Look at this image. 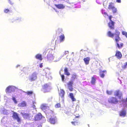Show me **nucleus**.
<instances>
[{
	"label": "nucleus",
	"instance_id": "obj_30",
	"mask_svg": "<svg viewBox=\"0 0 127 127\" xmlns=\"http://www.w3.org/2000/svg\"><path fill=\"white\" fill-rule=\"evenodd\" d=\"M60 41L61 42L63 41L64 40V36L63 34H62L60 36Z\"/></svg>",
	"mask_w": 127,
	"mask_h": 127
},
{
	"label": "nucleus",
	"instance_id": "obj_36",
	"mask_svg": "<svg viewBox=\"0 0 127 127\" xmlns=\"http://www.w3.org/2000/svg\"><path fill=\"white\" fill-rule=\"evenodd\" d=\"M24 92L25 93H27V95H30L33 93V92L32 91H28L27 92Z\"/></svg>",
	"mask_w": 127,
	"mask_h": 127
},
{
	"label": "nucleus",
	"instance_id": "obj_50",
	"mask_svg": "<svg viewBox=\"0 0 127 127\" xmlns=\"http://www.w3.org/2000/svg\"><path fill=\"white\" fill-rule=\"evenodd\" d=\"M112 17L111 16H109V19L110 21V22H111V21H112L111 20Z\"/></svg>",
	"mask_w": 127,
	"mask_h": 127
},
{
	"label": "nucleus",
	"instance_id": "obj_2",
	"mask_svg": "<svg viewBox=\"0 0 127 127\" xmlns=\"http://www.w3.org/2000/svg\"><path fill=\"white\" fill-rule=\"evenodd\" d=\"M17 89V88L15 86H9L7 87L5 90L6 93H11L13 92Z\"/></svg>",
	"mask_w": 127,
	"mask_h": 127
},
{
	"label": "nucleus",
	"instance_id": "obj_62",
	"mask_svg": "<svg viewBox=\"0 0 127 127\" xmlns=\"http://www.w3.org/2000/svg\"><path fill=\"white\" fill-rule=\"evenodd\" d=\"M126 101L127 102V98H126Z\"/></svg>",
	"mask_w": 127,
	"mask_h": 127
},
{
	"label": "nucleus",
	"instance_id": "obj_54",
	"mask_svg": "<svg viewBox=\"0 0 127 127\" xmlns=\"http://www.w3.org/2000/svg\"><path fill=\"white\" fill-rule=\"evenodd\" d=\"M116 1L118 3H120L121 2V0H116Z\"/></svg>",
	"mask_w": 127,
	"mask_h": 127
},
{
	"label": "nucleus",
	"instance_id": "obj_3",
	"mask_svg": "<svg viewBox=\"0 0 127 127\" xmlns=\"http://www.w3.org/2000/svg\"><path fill=\"white\" fill-rule=\"evenodd\" d=\"M54 54H52L51 53L49 52L47 55V59L48 61L50 63L54 62Z\"/></svg>",
	"mask_w": 127,
	"mask_h": 127
},
{
	"label": "nucleus",
	"instance_id": "obj_51",
	"mask_svg": "<svg viewBox=\"0 0 127 127\" xmlns=\"http://www.w3.org/2000/svg\"><path fill=\"white\" fill-rule=\"evenodd\" d=\"M68 51H65L64 54L66 55V54H68Z\"/></svg>",
	"mask_w": 127,
	"mask_h": 127
},
{
	"label": "nucleus",
	"instance_id": "obj_1",
	"mask_svg": "<svg viewBox=\"0 0 127 127\" xmlns=\"http://www.w3.org/2000/svg\"><path fill=\"white\" fill-rule=\"evenodd\" d=\"M42 91L44 93L49 92L51 89L50 85L46 84L43 86Z\"/></svg>",
	"mask_w": 127,
	"mask_h": 127
},
{
	"label": "nucleus",
	"instance_id": "obj_35",
	"mask_svg": "<svg viewBox=\"0 0 127 127\" xmlns=\"http://www.w3.org/2000/svg\"><path fill=\"white\" fill-rule=\"evenodd\" d=\"M100 73V77L101 78H103L104 76L105 75L104 73H103L101 71V70H100L99 72Z\"/></svg>",
	"mask_w": 127,
	"mask_h": 127
},
{
	"label": "nucleus",
	"instance_id": "obj_28",
	"mask_svg": "<svg viewBox=\"0 0 127 127\" xmlns=\"http://www.w3.org/2000/svg\"><path fill=\"white\" fill-rule=\"evenodd\" d=\"M76 78V75L75 74H74L72 75L71 81L74 82V80Z\"/></svg>",
	"mask_w": 127,
	"mask_h": 127
},
{
	"label": "nucleus",
	"instance_id": "obj_45",
	"mask_svg": "<svg viewBox=\"0 0 127 127\" xmlns=\"http://www.w3.org/2000/svg\"><path fill=\"white\" fill-rule=\"evenodd\" d=\"M61 106V105L60 103H58L56 104L55 106V107L56 108H59Z\"/></svg>",
	"mask_w": 127,
	"mask_h": 127
},
{
	"label": "nucleus",
	"instance_id": "obj_46",
	"mask_svg": "<svg viewBox=\"0 0 127 127\" xmlns=\"http://www.w3.org/2000/svg\"><path fill=\"white\" fill-rule=\"evenodd\" d=\"M112 92L111 91H109L108 90L106 91V93L108 95H110L112 93Z\"/></svg>",
	"mask_w": 127,
	"mask_h": 127
},
{
	"label": "nucleus",
	"instance_id": "obj_7",
	"mask_svg": "<svg viewBox=\"0 0 127 127\" xmlns=\"http://www.w3.org/2000/svg\"><path fill=\"white\" fill-rule=\"evenodd\" d=\"M108 102L110 103H116L118 102V101L117 99L115 97H110L108 100Z\"/></svg>",
	"mask_w": 127,
	"mask_h": 127
},
{
	"label": "nucleus",
	"instance_id": "obj_37",
	"mask_svg": "<svg viewBox=\"0 0 127 127\" xmlns=\"http://www.w3.org/2000/svg\"><path fill=\"white\" fill-rule=\"evenodd\" d=\"M122 34L125 35L126 37L127 38V32L124 31H123L122 32Z\"/></svg>",
	"mask_w": 127,
	"mask_h": 127
},
{
	"label": "nucleus",
	"instance_id": "obj_56",
	"mask_svg": "<svg viewBox=\"0 0 127 127\" xmlns=\"http://www.w3.org/2000/svg\"><path fill=\"white\" fill-rule=\"evenodd\" d=\"M20 66V65L18 64L16 66V68H17L18 67Z\"/></svg>",
	"mask_w": 127,
	"mask_h": 127
},
{
	"label": "nucleus",
	"instance_id": "obj_44",
	"mask_svg": "<svg viewBox=\"0 0 127 127\" xmlns=\"http://www.w3.org/2000/svg\"><path fill=\"white\" fill-rule=\"evenodd\" d=\"M114 7L110 3L109 5L108 8L109 9H112Z\"/></svg>",
	"mask_w": 127,
	"mask_h": 127
},
{
	"label": "nucleus",
	"instance_id": "obj_34",
	"mask_svg": "<svg viewBox=\"0 0 127 127\" xmlns=\"http://www.w3.org/2000/svg\"><path fill=\"white\" fill-rule=\"evenodd\" d=\"M127 62H126L124 64H122V68L124 69H125L127 67Z\"/></svg>",
	"mask_w": 127,
	"mask_h": 127
},
{
	"label": "nucleus",
	"instance_id": "obj_8",
	"mask_svg": "<svg viewBox=\"0 0 127 127\" xmlns=\"http://www.w3.org/2000/svg\"><path fill=\"white\" fill-rule=\"evenodd\" d=\"M56 118L55 116H53L48 120V121L51 124H54L56 121Z\"/></svg>",
	"mask_w": 127,
	"mask_h": 127
},
{
	"label": "nucleus",
	"instance_id": "obj_20",
	"mask_svg": "<svg viewBox=\"0 0 127 127\" xmlns=\"http://www.w3.org/2000/svg\"><path fill=\"white\" fill-rule=\"evenodd\" d=\"M35 58L36 59H38L40 60H42V55L40 54H37L35 56Z\"/></svg>",
	"mask_w": 127,
	"mask_h": 127
},
{
	"label": "nucleus",
	"instance_id": "obj_33",
	"mask_svg": "<svg viewBox=\"0 0 127 127\" xmlns=\"http://www.w3.org/2000/svg\"><path fill=\"white\" fill-rule=\"evenodd\" d=\"M95 79L94 77H92V80H91V83L93 85L95 84Z\"/></svg>",
	"mask_w": 127,
	"mask_h": 127
},
{
	"label": "nucleus",
	"instance_id": "obj_39",
	"mask_svg": "<svg viewBox=\"0 0 127 127\" xmlns=\"http://www.w3.org/2000/svg\"><path fill=\"white\" fill-rule=\"evenodd\" d=\"M120 93L119 91H117L115 92L114 95H115L117 96L119 95Z\"/></svg>",
	"mask_w": 127,
	"mask_h": 127
},
{
	"label": "nucleus",
	"instance_id": "obj_41",
	"mask_svg": "<svg viewBox=\"0 0 127 127\" xmlns=\"http://www.w3.org/2000/svg\"><path fill=\"white\" fill-rule=\"evenodd\" d=\"M112 9V10L113 12V13H116L117 11V9L114 7Z\"/></svg>",
	"mask_w": 127,
	"mask_h": 127
},
{
	"label": "nucleus",
	"instance_id": "obj_15",
	"mask_svg": "<svg viewBox=\"0 0 127 127\" xmlns=\"http://www.w3.org/2000/svg\"><path fill=\"white\" fill-rule=\"evenodd\" d=\"M115 42L116 43V46L119 49L123 47V43H120V45L119 43V41Z\"/></svg>",
	"mask_w": 127,
	"mask_h": 127
},
{
	"label": "nucleus",
	"instance_id": "obj_10",
	"mask_svg": "<svg viewBox=\"0 0 127 127\" xmlns=\"http://www.w3.org/2000/svg\"><path fill=\"white\" fill-rule=\"evenodd\" d=\"M127 112L125 110H123L121 111L119 113V116L120 117H124L126 116Z\"/></svg>",
	"mask_w": 127,
	"mask_h": 127
},
{
	"label": "nucleus",
	"instance_id": "obj_22",
	"mask_svg": "<svg viewBox=\"0 0 127 127\" xmlns=\"http://www.w3.org/2000/svg\"><path fill=\"white\" fill-rule=\"evenodd\" d=\"M26 102L24 101H23L21 103H20L18 104V106H19L24 107L26 106Z\"/></svg>",
	"mask_w": 127,
	"mask_h": 127
},
{
	"label": "nucleus",
	"instance_id": "obj_29",
	"mask_svg": "<svg viewBox=\"0 0 127 127\" xmlns=\"http://www.w3.org/2000/svg\"><path fill=\"white\" fill-rule=\"evenodd\" d=\"M64 93V92L63 90H61L60 93H59L60 96L62 97H63Z\"/></svg>",
	"mask_w": 127,
	"mask_h": 127
},
{
	"label": "nucleus",
	"instance_id": "obj_26",
	"mask_svg": "<svg viewBox=\"0 0 127 127\" xmlns=\"http://www.w3.org/2000/svg\"><path fill=\"white\" fill-rule=\"evenodd\" d=\"M23 19H22L21 18L18 17V18H17L16 19H14L13 20V21H12V22H13L14 21H17V22L18 21V22H19L21 21H23Z\"/></svg>",
	"mask_w": 127,
	"mask_h": 127
},
{
	"label": "nucleus",
	"instance_id": "obj_13",
	"mask_svg": "<svg viewBox=\"0 0 127 127\" xmlns=\"http://www.w3.org/2000/svg\"><path fill=\"white\" fill-rule=\"evenodd\" d=\"M115 56L117 58L119 59L122 58V55L121 53L119 51H117L116 52Z\"/></svg>",
	"mask_w": 127,
	"mask_h": 127
},
{
	"label": "nucleus",
	"instance_id": "obj_61",
	"mask_svg": "<svg viewBox=\"0 0 127 127\" xmlns=\"http://www.w3.org/2000/svg\"><path fill=\"white\" fill-rule=\"evenodd\" d=\"M59 30H60V31H62V30L61 29H59Z\"/></svg>",
	"mask_w": 127,
	"mask_h": 127
},
{
	"label": "nucleus",
	"instance_id": "obj_58",
	"mask_svg": "<svg viewBox=\"0 0 127 127\" xmlns=\"http://www.w3.org/2000/svg\"><path fill=\"white\" fill-rule=\"evenodd\" d=\"M79 117V116H77L76 117V118H78V117Z\"/></svg>",
	"mask_w": 127,
	"mask_h": 127
},
{
	"label": "nucleus",
	"instance_id": "obj_27",
	"mask_svg": "<svg viewBox=\"0 0 127 127\" xmlns=\"http://www.w3.org/2000/svg\"><path fill=\"white\" fill-rule=\"evenodd\" d=\"M121 101L122 102L124 106L125 107H127V102L126 101V100L122 98L121 100Z\"/></svg>",
	"mask_w": 127,
	"mask_h": 127
},
{
	"label": "nucleus",
	"instance_id": "obj_59",
	"mask_svg": "<svg viewBox=\"0 0 127 127\" xmlns=\"http://www.w3.org/2000/svg\"><path fill=\"white\" fill-rule=\"evenodd\" d=\"M108 60H109V62H110V58H109V59H108Z\"/></svg>",
	"mask_w": 127,
	"mask_h": 127
},
{
	"label": "nucleus",
	"instance_id": "obj_11",
	"mask_svg": "<svg viewBox=\"0 0 127 127\" xmlns=\"http://www.w3.org/2000/svg\"><path fill=\"white\" fill-rule=\"evenodd\" d=\"M73 82L71 81L67 84L68 89L70 91H72L73 89L72 88Z\"/></svg>",
	"mask_w": 127,
	"mask_h": 127
},
{
	"label": "nucleus",
	"instance_id": "obj_18",
	"mask_svg": "<svg viewBox=\"0 0 127 127\" xmlns=\"http://www.w3.org/2000/svg\"><path fill=\"white\" fill-rule=\"evenodd\" d=\"M84 60L86 64H89V61L90 60V58L89 57L84 58Z\"/></svg>",
	"mask_w": 127,
	"mask_h": 127
},
{
	"label": "nucleus",
	"instance_id": "obj_53",
	"mask_svg": "<svg viewBox=\"0 0 127 127\" xmlns=\"http://www.w3.org/2000/svg\"><path fill=\"white\" fill-rule=\"evenodd\" d=\"M101 71L102 72V73H106V70H104L103 71Z\"/></svg>",
	"mask_w": 127,
	"mask_h": 127
},
{
	"label": "nucleus",
	"instance_id": "obj_38",
	"mask_svg": "<svg viewBox=\"0 0 127 127\" xmlns=\"http://www.w3.org/2000/svg\"><path fill=\"white\" fill-rule=\"evenodd\" d=\"M12 100L14 102V103L15 104H16L17 103V101L16 100V98L15 97H12Z\"/></svg>",
	"mask_w": 127,
	"mask_h": 127
},
{
	"label": "nucleus",
	"instance_id": "obj_48",
	"mask_svg": "<svg viewBox=\"0 0 127 127\" xmlns=\"http://www.w3.org/2000/svg\"><path fill=\"white\" fill-rule=\"evenodd\" d=\"M61 77L63 81L64 79V75H61Z\"/></svg>",
	"mask_w": 127,
	"mask_h": 127
},
{
	"label": "nucleus",
	"instance_id": "obj_4",
	"mask_svg": "<svg viewBox=\"0 0 127 127\" xmlns=\"http://www.w3.org/2000/svg\"><path fill=\"white\" fill-rule=\"evenodd\" d=\"M38 74L35 72L30 75L29 77V79L31 81H34L37 79V75Z\"/></svg>",
	"mask_w": 127,
	"mask_h": 127
},
{
	"label": "nucleus",
	"instance_id": "obj_5",
	"mask_svg": "<svg viewBox=\"0 0 127 127\" xmlns=\"http://www.w3.org/2000/svg\"><path fill=\"white\" fill-rule=\"evenodd\" d=\"M114 34V36H115L114 39L115 41H119L121 40V38L119 36V35L120 34V32L118 30H116Z\"/></svg>",
	"mask_w": 127,
	"mask_h": 127
},
{
	"label": "nucleus",
	"instance_id": "obj_32",
	"mask_svg": "<svg viewBox=\"0 0 127 127\" xmlns=\"http://www.w3.org/2000/svg\"><path fill=\"white\" fill-rule=\"evenodd\" d=\"M64 71L65 74L67 75V76H69L70 75V73L68 71L67 68H65L64 70Z\"/></svg>",
	"mask_w": 127,
	"mask_h": 127
},
{
	"label": "nucleus",
	"instance_id": "obj_16",
	"mask_svg": "<svg viewBox=\"0 0 127 127\" xmlns=\"http://www.w3.org/2000/svg\"><path fill=\"white\" fill-rule=\"evenodd\" d=\"M61 58L59 57L58 56L56 55H54V62H57L59 61L61 59Z\"/></svg>",
	"mask_w": 127,
	"mask_h": 127
},
{
	"label": "nucleus",
	"instance_id": "obj_19",
	"mask_svg": "<svg viewBox=\"0 0 127 127\" xmlns=\"http://www.w3.org/2000/svg\"><path fill=\"white\" fill-rule=\"evenodd\" d=\"M1 121L3 125L7 123V118L6 117H3Z\"/></svg>",
	"mask_w": 127,
	"mask_h": 127
},
{
	"label": "nucleus",
	"instance_id": "obj_17",
	"mask_svg": "<svg viewBox=\"0 0 127 127\" xmlns=\"http://www.w3.org/2000/svg\"><path fill=\"white\" fill-rule=\"evenodd\" d=\"M55 5L56 7L59 9H63L65 7L62 4H55Z\"/></svg>",
	"mask_w": 127,
	"mask_h": 127
},
{
	"label": "nucleus",
	"instance_id": "obj_9",
	"mask_svg": "<svg viewBox=\"0 0 127 127\" xmlns=\"http://www.w3.org/2000/svg\"><path fill=\"white\" fill-rule=\"evenodd\" d=\"M13 118L17 120L18 122H19L20 121V119L19 118L18 114L15 112H14L12 116Z\"/></svg>",
	"mask_w": 127,
	"mask_h": 127
},
{
	"label": "nucleus",
	"instance_id": "obj_64",
	"mask_svg": "<svg viewBox=\"0 0 127 127\" xmlns=\"http://www.w3.org/2000/svg\"><path fill=\"white\" fill-rule=\"evenodd\" d=\"M88 125L89 126V127H89V125Z\"/></svg>",
	"mask_w": 127,
	"mask_h": 127
},
{
	"label": "nucleus",
	"instance_id": "obj_55",
	"mask_svg": "<svg viewBox=\"0 0 127 127\" xmlns=\"http://www.w3.org/2000/svg\"><path fill=\"white\" fill-rule=\"evenodd\" d=\"M39 66L40 67H41V68L43 66L42 64H40Z\"/></svg>",
	"mask_w": 127,
	"mask_h": 127
},
{
	"label": "nucleus",
	"instance_id": "obj_42",
	"mask_svg": "<svg viewBox=\"0 0 127 127\" xmlns=\"http://www.w3.org/2000/svg\"><path fill=\"white\" fill-rule=\"evenodd\" d=\"M102 12L104 16L105 17L106 16H108L107 13L106 12L103 11L102 10Z\"/></svg>",
	"mask_w": 127,
	"mask_h": 127
},
{
	"label": "nucleus",
	"instance_id": "obj_23",
	"mask_svg": "<svg viewBox=\"0 0 127 127\" xmlns=\"http://www.w3.org/2000/svg\"><path fill=\"white\" fill-rule=\"evenodd\" d=\"M47 108L46 105L45 104H43L41 105L40 107L41 109L44 112L45 111L46 109Z\"/></svg>",
	"mask_w": 127,
	"mask_h": 127
},
{
	"label": "nucleus",
	"instance_id": "obj_49",
	"mask_svg": "<svg viewBox=\"0 0 127 127\" xmlns=\"http://www.w3.org/2000/svg\"><path fill=\"white\" fill-rule=\"evenodd\" d=\"M9 11V10L8 9H6L4 10L5 12L7 13Z\"/></svg>",
	"mask_w": 127,
	"mask_h": 127
},
{
	"label": "nucleus",
	"instance_id": "obj_40",
	"mask_svg": "<svg viewBox=\"0 0 127 127\" xmlns=\"http://www.w3.org/2000/svg\"><path fill=\"white\" fill-rule=\"evenodd\" d=\"M32 107L33 108L35 109V104H36V102L33 101H32Z\"/></svg>",
	"mask_w": 127,
	"mask_h": 127
},
{
	"label": "nucleus",
	"instance_id": "obj_43",
	"mask_svg": "<svg viewBox=\"0 0 127 127\" xmlns=\"http://www.w3.org/2000/svg\"><path fill=\"white\" fill-rule=\"evenodd\" d=\"M71 123L72 125H73L75 126L78 125V123L77 122H76L75 121L74 122H71Z\"/></svg>",
	"mask_w": 127,
	"mask_h": 127
},
{
	"label": "nucleus",
	"instance_id": "obj_31",
	"mask_svg": "<svg viewBox=\"0 0 127 127\" xmlns=\"http://www.w3.org/2000/svg\"><path fill=\"white\" fill-rule=\"evenodd\" d=\"M49 71V69L48 68H46L45 70H43V72L44 73L42 74L44 76L45 75H46V74L47 73L48 71Z\"/></svg>",
	"mask_w": 127,
	"mask_h": 127
},
{
	"label": "nucleus",
	"instance_id": "obj_47",
	"mask_svg": "<svg viewBox=\"0 0 127 127\" xmlns=\"http://www.w3.org/2000/svg\"><path fill=\"white\" fill-rule=\"evenodd\" d=\"M122 95V93H120L119 94V95L118 96L119 98L120 99H121V100L122 99H121V97Z\"/></svg>",
	"mask_w": 127,
	"mask_h": 127
},
{
	"label": "nucleus",
	"instance_id": "obj_14",
	"mask_svg": "<svg viewBox=\"0 0 127 127\" xmlns=\"http://www.w3.org/2000/svg\"><path fill=\"white\" fill-rule=\"evenodd\" d=\"M114 22L112 21L108 23V26L111 29H114Z\"/></svg>",
	"mask_w": 127,
	"mask_h": 127
},
{
	"label": "nucleus",
	"instance_id": "obj_24",
	"mask_svg": "<svg viewBox=\"0 0 127 127\" xmlns=\"http://www.w3.org/2000/svg\"><path fill=\"white\" fill-rule=\"evenodd\" d=\"M23 117L24 118L27 119L29 118V115L28 114L25 113H21Z\"/></svg>",
	"mask_w": 127,
	"mask_h": 127
},
{
	"label": "nucleus",
	"instance_id": "obj_60",
	"mask_svg": "<svg viewBox=\"0 0 127 127\" xmlns=\"http://www.w3.org/2000/svg\"><path fill=\"white\" fill-rule=\"evenodd\" d=\"M50 112H51L52 113H53V112L52 111L50 110Z\"/></svg>",
	"mask_w": 127,
	"mask_h": 127
},
{
	"label": "nucleus",
	"instance_id": "obj_57",
	"mask_svg": "<svg viewBox=\"0 0 127 127\" xmlns=\"http://www.w3.org/2000/svg\"><path fill=\"white\" fill-rule=\"evenodd\" d=\"M85 99V102H86L88 101V99H87L86 98V99Z\"/></svg>",
	"mask_w": 127,
	"mask_h": 127
},
{
	"label": "nucleus",
	"instance_id": "obj_6",
	"mask_svg": "<svg viewBox=\"0 0 127 127\" xmlns=\"http://www.w3.org/2000/svg\"><path fill=\"white\" fill-rule=\"evenodd\" d=\"M10 110L6 109L4 108L0 109V112L1 113L4 115H8L11 112Z\"/></svg>",
	"mask_w": 127,
	"mask_h": 127
},
{
	"label": "nucleus",
	"instance_id": "obj_52",
	"mask_svg": "<svg viewBox=\"0 0 127 127\" xmlns=\"http://www.w3.org/2000/svg\"><path fill=\"white\" fill-rule=\"evenodd\" d=\"M8 2L11 4H13L12 2H11L10 0H8Z\"/></svg>",
	"mask_w": 127,
	"mask_h": 127
},
{
	"label": "nucleus",
	"instance_id": "obj_25",
	"mask_svg": "<svg viewBox=\"0 0 127 127\" xmlns=\"http://www.w3.org/2000/svg\"><path fill=\"white\" fill-rule=\"evenodd\" d=\"M71 99L73 101H76V99L74 97L73 94L72 93H70L69 95Z\"/></svg>",
	"mask_w": 127,
	"mask_h": 127
},
{
	"label": "nucleus",
	"instance_id": "obj_21",
	"mask_svg": "<svg viewBox=\"0 0 127 127\" xmlns=\"http://www.w3.org/2000/svg\"><path fill=\"white\" fill-rule=\"evenodd\" d=\"M107 34L108 36L111 38H113L114 36V34L112 33L110 31H109L107 33Z\"/></svg>",
	"mask_w": 127,
	"mask_h": 127
},
{
	"label": "nucleus",
	"instance_id": "obj_63",
	"mask_svg": "<svg viewBox=\"0 0 127 127\" xmlns=\"http://www.w3.org/2000/svg\"><path fill=\"white\" fill-rule=\"evenodd\" d=\"M74 54V53L73 52H72L71 53V54Z\"/></svg>",
	"mask_w": 127,
	"mask_h": 127
},
{
	"label": "nucleus",
	"instance_id": "obj_12",
	"mask_svg": "<svg viewBox=\"0 0 127 127\" xmlns=\"http://www.w3.org/2000/svg\"><path fill=\"white\" fill-rule=\"evenodd\" d=\"M42 116L41 113H39L35 116L34 117L35 120L36 121L40 120L42 118Z\"/></svg>",
	"mask_w": 127,
	"mask_h": 127
}]
</instances>
